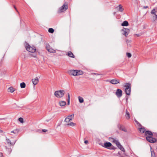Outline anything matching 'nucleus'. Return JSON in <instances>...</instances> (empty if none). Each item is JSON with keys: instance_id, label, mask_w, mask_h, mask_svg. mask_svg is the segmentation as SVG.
Masks as SVG:
<instances>
[{"instance_id": "nucleus-1", "label": "nucleus", "mask_w": 157, "mask_h": 157, "mask_svg": "<svg viewBox=\"0 0 157 157\" xmlns=\"http://www.w3.org/2000/svg\"><path fill=\"white\" fill-rule=\"evenodd\" d=\"M64 93L65 92L64 90H58L55 92L54 95L58 98H61L64 95Z\"/></svg>"}, {"instance_id": "nucleus-2", "label": "nucleus", "mask_w": 157, "mask_h": 157, "mask_svg": "<svg viewBox=\"0 0 157 157\" xmlns=\"http://www.w3.org/2000/svg\"><path fill=\"white\" fill-rule=\"evenodd\" d=\"M27 45L25 46L26 50L31 52L34 53L35 52L36 49L34 47H31L29 44L27 43Z\"/></svg>"}, {"instance_id": "nucleus-3", "label": "nucleus", "mask_w": 157, "mask_h": 157, "mask_svg": "<svg viewBox=\"0 0 157 157\" xmlns=\"http://www.w3.org/2000/svg\"><path fill=\"white\" fill-rule=\"evenodd\" d=\"M68 8V5H65V4H64L59 8L58 11V13H60L63 12L67 10Z\"/></svg>"}, {"instance_id": "nucleus-4", "label": "nucleus", "mask_w": 157, "mask_h": 157, "mask_svg": "<svg viewBox=\"0 0 157 157\" xmlns=\"http://www.w3.org/2000/svg\"><path fill=\"white\" fill-rule=\"evenodd\" d=\"M146 139L147 141L152 143H155L157 141V140L156 139L152 137V136H147Z\"/></svg>"}, {"instance_id": "nucleus-5", "label": "nucleus", "mask_w": 157, "mask_h": 157, "mask_svg": "<svg viewBox=\"0 0 157 157\" xmlns=\"http://www.w3.org/2000/svg\"><path fill=\"white\" fill-rule=\"evenodd\" d=\"M122 31L123 32V34L127 37L129 33V30L127 28H124L122 30Z\"/></svg>"}, {"instance_id": "nucleus-6", "label": "nucleus", "mask_w": 157, "mask_h": 157, "mask_svg": "<svg viewBox=\"0 0 157 157\" xmlns=\"http://www.w3.org/2000/svg\"><path fill=\"white\" fill-rule=\"evenodd\" d=\"M122 90L119 89L117 90L116 92V95L118 98H120L122 95Z\"/></svg>"}, {"instance_id": "nucleus-7", "label": "nucleus", "mask_w": 157, "mask_h": 157, "mask_svg": "<svg viewBox=\"0 0 157 157\" xmlns=\"http://www.w3.org/2000/svg\"><path fill=\"white\" fill-rule=\"evenodd\" d=\"M117 127L120 130H121L125 132H127V131L126 129L123 126H122L121 124H118L117 125Z\"/></svg>"}, {"instance_id": "nucleus-8", "label": "nucleus", "mask_w": 157, "mask_h": 157, "mask_svg": "<svg viewBox=\"0 0 157 157\" xmlns=\"http://www.w3.org/2000/svg\"><path fill=\"white\" fill-rule=\"evenodd\" d=\"M69 74L71 75L77 76V70H70L68 71Z\"/></svg>"}, {"instance_id": "nucleus-9", "label": "nucleus", "mask_w": 157, "mask_h": 157, "mask_svg": "<svg viewBox=\"0 0 157 157\" xmlns=\"http://www.w3.org/2000/svg\"><path fill=\"white\" fill-rule=\"evenodd\" d=\"M6 140L7 144L10 146L14 145L16 141V140H15L14 142H11L10 140L9 139L7 138L6 139Z\"/></svg>"}, {"instance_id": "nucleus-10", "label": "nucleus", "mask_w": 157, "mask_h": 157, "mask_svg": "<svg viewBox=\"0 0 157 157\" xmlns=\"http://www.w3.org/2000/svg\"><path fill=\"white\" fill-rule=\"evenodd\" d=\"M111 146H112V144L109 142H107L105 143L104 145L103 146L104 147L109 149Z\"/></svg>"}, {"instance_id": "nucleus-11", "label": "nucleus", "mask_w": 157, "mask_h": 157, "mask_svg": "<svg viewBox=\"0 0 157 157\" xmlns=\"http://www.w3.org/2000/svg\"><path fill=\"white\" fill-rule=\"evenodd\" d=\"M110 82L113 84H116L120 83V81L119 80H116L115 79H112L110 81Z\"/></svg>"}, {"instance_id": "nucleus-12", "label": "nucleus", "mask_w": 157, "mask_h": 157, "mask_svg": "<svg viewBox=\"0 0 157 157\" xmlns=\"http://www.w3.org/2000/svg\"><path fill=\"white\" fill-rule=\"evenodd\" d=\"M109 139L110 140L112 141L113 143H115L116 145H117L119 143V142L117 140H116L114 138H113L112 137H110L109 138Z\"/></svg>"}, {"instance_id": "nucleus-13", "label": "nucleus", "mask_w": 157, "mask_h": 157, "mask_svg": "<svg viewBox=\"0 0 157 157\" xmlns=\"http://www.w3.org/2000/svg\"><path fill=\"white\" fill-rule=\"evenodd\" d=\"M116 9L119 11L122 12L124 10V8L121 5H120L117 6Z\"/></svg>"}, {"instance_id": "nucleus-14", "label": "nucleus", "mask_w": 157, "mask_h": 157, "mask_svg": "<svg viewBox=\"0 0 157 157\" xmlns=\"http://www.w3.org/2000/svg\"><path fill=\"white\" fill-rule=\"evenodd\" d=\"M33 84L34 85H36L39 82V79L37 77H36L35 78L32 79Z\"/></svg>"}, {"instance_id": "nucleus-15", "label": "nucleus", "mask_w": 157, "mask_h": 157, "mask_svg": "<svg viewBox=\"0 0 157 157\" xmlns=\"http://www.w3.org/2000/svg\"><path fill=\"white\" fill-rule=\"evenodd\" d=\"M144 135L146 136L150 135V136H153L152 133L151 131L149 130L146 131L145 132Z\"/></svg>"}, {"instance_id": "nucleus-16", "label": "nucleus", "mask_w": 157, "mask_h": 157, "mask_svg": "<svg viewBox=\"0 0 157 157\" xmlns=\"http://www.w3.org/2000/svg\"><path fill=\"white\" fill-rule=\"evenodd\" d=\"M117 147L119 148L121 151H122L123 152H125V150L124 148L122 147V146L121 145L120 143L117 144Z\"/></svg>"}, {"instance_id": "nucleus-17", "label": "nucleus", "mask_w": 157, "mask_h": 157, "mask_svg": "<svg viewBox=\"0 0 157 157\" xmlns=\"http://www.w3.org/2000/svg\"><path fill=\"white\" fill-rule=\"evenodd\" d=\"M6 71L5 69L0 70V76H2L6 74Z\"/></svg>"}, {"instance_id": "nucleus-18", "label": "nucleus", "mask_w": 157, "mask_h": 157, "mask_svg": "<svg viewBox=\"0 0 157 157\" xmlns=\"http://www.w3.org/2000/svg\"><path fill=\"white\" fill-rule=\"evenodd\" d=\"M124 87H125V89L127 90L128 89L131 88V84L130 83H126L125 84Z\"/></svg>"}, {"instance_id": "nucleus-19", "label": "nucleus", "mask_w": 157, "mask_h": 157, "mask_svg": "<svg viewBox=\"0 0 157 157\" xmlns=\"http://www.w3.org/2000/svg\"><path fill=\"white\" fill-rule=\"evenodd\" d=\"M125 117L127 119H129L130 117V116L129 112L126 110V113L125 115Z\"/></svg>"}, {"instance_id": "nucleus-20", "label": "nucleus", "mask_w": 157, "mask_h": 157, "mask_svg": "<svg viewBox=\"0 0 157 157\" xmlns=\"http://www.w3.org/2000/svg\"><path fill=\"white\" fill-rule=\"evenodd\" d=\"M72 117V118H74V114H73L70 115L68 116L67 117L65 120V121L67 122H69L70 120L69 119L68 117Z\"/></svg>"}, {"instance_id": "nucleus-21", "label": "nucleus", "mask_w": 157, "mask_h": 157, "mask_svg": "<svg viewBox=\"0 0 157 157\" xmlns=\"http://www.w3.org/2000/svg\"><path fill=\"white\" fill-rule=\"evenodd\" d=\"M66 55H67L70 57L74 58H75V56L71 51H69L68 52L67 54H66Z\"/></svg>"}, {"instance_id": "nucleus-22", "label": "nucleus", "mask_w": 157, "mask_h": 157, "mask_svg": "<svg viewBox=\"0 0 157 157\" xmlns=\"http://www.w3.org/2000/svg\"><path fill=\"white\" fill-rule=\"evenodd\" d=\"M125 92L126 94L128 95H129L130 94L131 88L127 89H125Z\"/></svg>"}, {"instance_id": "nucleus-23", "label": "nucleus", "mask_w": 157, "mask_h": 157, "mask_svg": "<svg viewBox=\"0 0 157 157\" xmlns=\"http://www.w3.org/2000/svg\"><path fill=\"white\" fill-rule=\"evenodd\" d=\"M128 23L127 21H124L121 24V25L123 26H126L128 25Z\"/></svg>"}, {"instance_id": "nucleus-24", "label": "nucleus", "mask_w": 157, "mask_h": 157, "mask_svg": "<svg viewBox=\"0 0 157 157\" xmlns=\"http://www.w3.org/2000/svg\"><path fill=\"white\" fill-rule=\"evenodd\" d=\"M14 90V88L12 87H10L8 89V91L9 92L13 93Z\"/></svg>"}, {"instance_id": "nucleus-25", "label": "nucleus", "mask_w": 157, "mask_h": 157, "mask_svg": "<svg viewBox=\"0 0 157 157\" xmlns=\"http://www.w3.org/2000/svg\"><path fill=\"white\" fill-rule=\"evenodd\" d=\"M66 104V103L65 101H61L60 102H59V104L60 105V106H63L65 105Z\"/></svg>"}, {"instance_id": "nucleus-26", "label": "nucleus", "mask_w": 157, "mask_h": 157, "mask_svg": "<svg viewBox=\"0 0 157 157\" xmlns=\"http://www.w3.org/2000/svg\"><path fill=\"white\" fill-rule=\"evenodd\" d=\"M139 131L141 133H143L144 132L145 133V129L144 127L140 128H139Z\"/></svg>"}, {"instance_id": "nucleus-27", "label": "nucleus", "mask_w": 157, "mask_h": 157, "mask_svg": "<svg viewBox=\"0 0 157 157\" xmlns=\"http://www.w3.org/2000/svg\"><path fill=\"white\" fill-rule=\"evenodd\" d=\"M47 50L48 52L52 53H55L56 51L52 48L47 49Z\"/></svg>"}, {"instance_id": "nucleus-28", "label": "nucleus", "mask_w": 157, "mask_h": 157, "mask_svg": "<svg viewBox=\"0 0 157 157\" xmlns=\"http://www.w3.org/2000/svg\"><path fill=\"white\" fill-rule=\"evenodd\" d=\"M77 75H79L83 74V72L82 71L77 70Z\"/></svg>"}, {"instance_id": "nucleus-29", "label": "nucleus", "mask_w": 157, "mask_h": 157, "mask_svg": "<svg viewBox=\"0 0 157 157\" xmlns=\"http://www.w3.org/2000/svg\"><path fill=\"white\" fill-rule=\"evenodd\" d=\"M78 99L80 103H82L83 102L84 99L82 98L80 96H78Z\"/></svg>"}, {"instance_id": "nucleus-30", "label": "nucleus", "mask_w": 157, "mask_h": 157, "mask_svg": "<svg viewBox=\"0 0 157 157\" xmlns=\"http://www.w3.org/2000/svg\"><path fill=\"white\" fill-rule=\"evenodd\" d=\"M25 84L24 82H22L20 84V86L21 88H25Z\"/></svg>"}, {"instance_id": "nucleus-31", "label": "nucleus", "mask_w": 157, "mask_h": 157, "mask_svg": "<svg viewBox=\"0 0 157 157\" xmlns=\"http://www.w3.org/2000/svg\"><path fill=\"white\" fill-rule=\"evenodd\" d=\"M19 131V130L18 129H15L11 131V132L13 133L14 134H17Z\"/></svg>"}, {"instance_id": "nucleus-32", "label": "nucleus", "mask_w": 157, "mask_h": 157, "mask_svg": "<svg viewBox=\"0 0 157 157\" xmlns=\"http://www.w3.org/2000/svg\"><path fill=\"white\" fill-rule=\"evenodd\" d=\"M48 31L50 33H53L54 32V30L52 28H50L49 29Z\"/></svg>"}, {"instance_id": "nucleus-33", "label": "nucleus", "mask_w": 157, "mask_h": 157, "mask_svg": "<svg viewBox=\"0 0 157 157\" xmlns=\"http://www.w3.org/2000/svg\"><path fill=\"white\" fill-rule=\"evenodd\" d=\"M76 125L75 123H74L73 122H71V123H68L67 124L68 125H70L72 126H75Z\"/></svg>"}, {"instance_id": "nucleus-34", "label": "nucleus", "mask_w": 157, "mask_h": 157, "mask_svg": "<svg viewBox=\"0 0 157 157\" xmlns=\"http://www.w3.org/2000/svg\"><path fill=\"white\" fill-rule=\"evenodd\" d=\"M151 157H155V153L154 151L151 150Z\"/></svg>"}, {"instance_id": "nucleus-35", "label": "nucleus", "mask_w": 157, "mask_h": 157, "mask_svg": "<svg viewBox=\"0 0 157 157\" xmlns=\"http://www.w3.org/2000/svg\"><path fill=\"white\" fill-rule=\"evenodd\" d=\"M70 96L69 94H68V98H67V104L68 105L70 103Z\"/></svg>"}, {"instance_id": "nucleus-36", "label": "nucleus", "mask_w": 157, "mask_h": 157, "mask_svg": "<svg viewBox=\"0 0 157 157\" xmlns=\"http://www.w3.org/2000/svg\"><path fill=\"white\" fill-rule=\"evenodd\" d=\"M117 148L116 147H115L114 146L112 145V146H111L109 148L110 149H113V150H115L117 149Z\"/></svg>"}, {"instance_id": "nucleus-37", "label": "nucleus", "mask_w": 157, "mask_h": 157, "mask_svg": "<svg viewBox=\"0 0 157 157\" xmlns=\"http://www.w3.org/2000/svg\"><path fill=\"white\" fill-rule=\"evenodd\" d=\"M19 121L21 123L23 122V119L22 117H20L18 119Z\"/></svg>"}, {"instance_id": "nucleus-38", "label": "nucleus", "mask_w": 157, "mask_h": 157, "mask_svg": "<svg viewBox=\"0 0 157 157\" xmlns=\"http://www.w3.org/2000/svg\"><path fill=\"white\" fill-rule=\"evenodd\" d=\"M126 55L128 57L130 58L131 57V54L130 53H127Z\"/></svg>"}, {"instance_id": "nucleus-39", "label": "nucleus", "mask_w": 157, "mask_h": 157, "mask_svg": "<svg viewBox=\"0 0 157 157\" xmlns=\"http://www.w3.org/2000/svg\"><path fill=\"white\" fill-rule=\"evenodd\" d=\"M155 9H154L153 10H152L151 12V13L152 14H155Z\"/></svg>"}, {"instance_id": "nucleus-40", "label": "nucleus", "mask_w": 157, "mask_h": 157, "mask_svg": "<svg viewBox=\"0 0 157 157\" xmlns=\"http://www.w3.org/2000/svg\"><path fill=\"white\" fill-rule=\"evenodd\" d=\"M125 98H126V103H127L128 97V96H126Z\"/></svg>"}, {"instance_id": "nucleus-41", "label": "nucleus", "mask_w": 157, "mask_h": 157, "mask_svg": "<svg viewBox=\"0 0 157 157\" xmlns=\"http://www.w3.org/2000/svg\"><path fill=\"white\" fill-rule=\"evenodd\" d=\"M47 46H46V48L47 49H47H49V44H46Z\"/></svg>"}, {"instance_id": "nucleus-42", "label": "nucleus", "mask_w": 157, "mask_h": 157, "mask_svg": "<svg viewBox=\"0 0 157 157\" xmlns=\"http://www.w3.org/2000/svg\"><path fill=\"white\" fill-rule=\"evenodd\" d=\"M93 75H100V74H98V73H93L92 74Z\"/></svg>"}, {"instance_id": "nucleus-43", "label": "nucleus", "mask_w": 157, "mask_h": 157, "mask_svg": "<svg viewBox=\"0 0 157 157\" xmlns=\"http://www.w3.org/2000/svg\"><path fill=\"white\" fill-rule=\"evenodd\" d=\"M42 131L43 132H46L48 130H47L44 129H42Z\"/></svg>"}, {"instance_id": "nucleus-44", "label": "nucleus", "mask_w": 157, "mask_h": 157, "mask_svg": "<svg viewBox=\"0 0 157 157\" xmlns=\"http://www.w3.org/2000/svg\"><path fill=\"white\" fill-rule=\"evenodd\" d=\"M148 6H144L143 7V8L144 9H146L147 8H148Z\"/></svg>"}, {"instance_id": "nucleus-45", "label": "nucleus", "mask_w": 157, "mask_h": 157, "mask_svg": "<svg viewBox=\"0 0 157 157\" xmlns=\"http://www.w3.org/2000/svg\"><path fill=\"white\" fill-rule=\"evenodd\" d=\"M72 117H68L69 119L70 120V121L72 120V118H73Z\"/></svg>"}, {"instance_id": "nucleus-46", "label": "nucleus", "mask_w": 157, "mask_h": 157, "mask_svg": "<svg viewBox=\"0 0 157 157\" xmlns=\"http://www.w3.org/2000/svg\"><path fill=\"white\" fill-rule=\"evenodd\" d=\"M137 125L140 127H141L142 125L141 124H140L139 123H138V124Z\"/></svg>"}, {"instance_id": "nucleus-47", "label": "nucleus", "mask_w": 157, "mask_h": 157, "mask_svg": "<svg viewBox=\"0 0 157 157\" xmlns=\"http://www.w3.org/2000/svg\"><path fill=\"white\" fill-rule=\"evenodd\" d=\"M135 122H136V124H138V123H139L136 119L135 120Z\"/></svg>"}, {"instance_id": "nucleus-48", "label": "nucleus", "mask_w": 157, "mask_h": 157, "mask_svg": "<svg viewBox=\"0 0 157 157\" xmlns=\"http://www.w3.org/2000/svg\"><path fill=\"white\" fill-rule=\"evenodd\" d=\"M88 143V141L87 140L85 141L84 143L86 144H87Z\"/></svg>"}, {"instance_id": "nucleus-49", "label": "nucleus", "mask_w": 157, "mask_h": 157, "mask_svg": "<svg viewBox=\"0 0 157 157\" xmlns=\"http://www.w3.org/2000/svg\"><path fill=\"white\" fill-rule=\"evenodd\" d=\"M14 9H15V10H16V11L18 12V11L17 10L16 8V7L15 6H14Z\"/></svg>"}, {"instance_id": "nucleus-50", "label": "nucleus", "mask_w": 157, "mask_h": 157, "mask_svg": "<svg viewBox=\"0 0 157 157\" xmlns=\"http://www.w3.org/2000/svg\"><path fill=\"white\" fill-rule=\"evenodd\" d=\"M2 156V153L0 152V157H1Z\"/></svg>"}, {"instance_id": "nucleus-51", "label": "nucleus", "mask_w": 157, "mask_h": 157, "mask_svg": "<svg viewBox=\"0 0 157 157\" xmlns=\"http://www.w3.org/2000/svg\"><path fill=\"white\" fill-rule=\"evenodd\" d=\"M155 15V18L156 19L157 18V15L155 14H154Z\"/></svg>"}, {"instance_id": "nucleus-52", "label": "nucleus", "mask_w": 157, "mask_h": 157, "mask_svg": "<svg viewBox=\"0 0 157 157\" xmlns=\"http://www.w3.org/2000/svg\"><path fill=\"white\" fill-rule=\"evenodd\" d=\"M154 136H157V133H155L154 134Z\"/></svg>"}, {"instance_id": "nucleus-53", "label": "nucleus", "mask_w": 157, "mask_h": 157, "mask_svg": "<svg viewBox=\"0 0 157 157\" xmlns=\"http://www.w3.org/2000/svg\"><path fill=\"white\" fill-rule=\"evenodd\" d=\"M2 132V131L1 130H0V132Z\"/></svg>"}, {"instance_id": "nucleus-54", "label": "nucleus", "mask_w": 157, "mask_h": 157, "mask_svg": "<svg viewBox=\"0 0 157 157\" xmlns=\"http://www.w3.org/2000/svg\"><path fill=\"white\" fill-rule=\"evenodd\" d=\"M116 13V12H114L113 13L114 14H115Z\"/></svg>"}, {"instance_id": "nucleus-55", "label": "nucleus", "mask_w": 157, "mask_h": 157, "mask_svg": "<svg viewBox=\"0 0 157 157\" xmlns=\"http://www.w3.org/2000/svg\"><path fill=\"white\" fill-rule=\"evenodd\" d=\"M46 121H47V122H48V121H48V120H46Z\"/></svg>"}]
</instances>
